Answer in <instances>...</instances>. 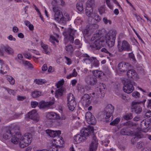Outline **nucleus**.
Here are the masks:
<instances>
[{"label":"nucleus","mask_w":151,"mask_h":151,"mask_svg":"<svg viewBox=\"0 0 151 151\" xmlns=\"http://www.w3.org/2000/svg\"><path fill=\"white\" fill-rule=\"evenodd\" d=\"M93 132L92 129L85 128L81 130V134H77L74 137V140L76 143H80L85 140L91 132Z\"/></svg>","instance_id":"obj_1"},{"label":"nucleus","mask_w":151,"mask_h":151,"mask_svg":"<svg viewBox=\"0 0 151 151\" xmlns=\"http://www.w3.org/2000/svg\"><path fill=\"white\" fill-rule=\"evenodd\" d=\"M116 32L115 30H110L105 36L106 42L109 47H113L114 45Z\"/></svg>","instance_id":"obj_2"},{"label":"nucleus","mask_w":151,"mask_h":151,"mask_svg":"<svg viewBox=\"0 0 151 151\" xmlns=\"http://www.w3.org/2000/svg\"><path fill=\"white\" fill-rule=\"evenodd\" d=\"M32 139V135L31 133H26L23 136L21 135V140L19 141V147L23 148L28 146L31 142Z\"/></svg>","instance_id":"obj_3"},{"label":"nucleus","mask_w":151,"mask_h":151,"mask_svg":"<svg viewBox=\"0 0 151 151\" xmlns=\"http://www.w3.org/2000/svg\"><path fill=\"white\" fill-rule=\"evenodd\" d=\"M76 32V30L73 29L68 28L63 32V34L65 37L64 40L65 44H67L69 41L70 42H73V35Z\"/></svg>","instance_id":"obj_4"},{"label":"nucleus","mask_w":151,"mask_h":151,"mask_svg":"<svg viewBox=\"0 0 151 151\" xmlns=\"http://www.w3.org/2000/svg\"><path fill=\"white\" fill-rule=\"evenodd\" d=\"M106 88V86L104 84H101L99 87L95 88L94 92L92 93V95H96V97L98 98L104 97L105 93Z\"/></svg>","instance_id":"obj_5"},{"label":"nucleus","mask_w":151,"mask_h":151,"mask_svg":"<svg viewBox=\"0 0 151 151\" xmlns=\"http://www.w3.org/2000/svg\"><path fill=\"white\" fill-rule=\"evenodd\" d=\"M136 85V83L133 81L127 80L123 87V90L127 93H131L134 89V86Z\"/></svg>","instance_id":"obj_6"},{"label":"nucleus","mask_w":151,"mask_h":151,"mask_svg":"<svg viewBox=\"0 0 151 151\" xmlns=\"http://www.w3.org/2000/svg\"><path fill=\"white\" fill-rule=\"evenodd\" d=\"M118 51L122 52L124 51H131L132 47L126 41L124 40L121 45L118 44L117 45Z\"/></svg>","instance_id":"obj_7"},{"label":"nucleus","mask_w":151,"mask_h":151,"mask_svg":"<svg viewBox=\"0 0 151 151\" xmlns=\"http://www.w3.org/2000/svg\"><path fill=\"white\" fill-rule=\"evenodd\" d=\"M52 10L55 13V19H68L70 18L67 14H65V16H63L62 12L55 7H53Z\"/></svg>","instance_id":"obj_8"},{"label":"nucleus","mask_w":151,"mask_h":151,"mask_svg":"<svg viewBox=\"0 0 151 151\" xmlns=\"http://www.w3.org/2000/svg\"><path fill=\"white\" fill-rule=\"evenodd\" d=\"M104 40L103 39L100 40H96L93 43L90 45L92 48L99 50L104 46Z\"/></svg>","instance_id":"obj_9"},{"label":"nucleus","mask_w":151,"mask_h":151,"mask_svg":"<svg viewBox=\"0 0 151 151\" xmlns=\"http://www.w3.org/2000/svg\"><path fill=\"white\" fill-rule=\"evenodd\" d=\"M144 103V102H133L132 103V109L134 110V112L137 114H139L142 111V108L140 104Z\"/></svg>","instance_id":"obj_10"},{"label":"nucleus","mask_w":151,"mask_h":151,"mask_svg":"<svg viewBox=\"0 0 151 151\" xmlns=\"http://www.w3.org/2000/svg\"><path fill=\"white\" fill-rule=\"evenodd\" d=\"M85 118L86 121L89 124L93 125L96 124V119L91 112L88 111L86 113Z\"/></svg>","instance_id":"obj_11"},{"label":"nucleus","mask_w":151,"mask_h":151,"mask_svg":"<svg viewBox=\"0 0 151 151\" xmlns=\"http://www.w3.org/2000/svg\"><path fill=\"white\" fill-rule=\"evenodd\" d=\"M85 81L87 84L93 86L95 85L97 82V78L93 75H88L85 78Z\"/></svg>","instance_id":"obj_12"},{"label":"nucleus","mask_w":151,"mask_h":151,"mask_svg":"<svg viewBox=\"0 0 151 151\" xmlns=\"http://www.w3.org/2000/svg\"><path fill=\"white\" fill-rule=\"evenodd\" d=\"M98 141L96 137H93L91 143L89 145V151H96L98 146Z\"/></svg>","instance_id":"obj_13"},{"label":"nucleus","mask_w":151,"mask_h":151,"mask_svg":"<svg viewBox=\"0 0 151 151\" xmlns=\"http://www.w3.org/2000/svg\"><path fill=\"white\" fill-rule=\"evenodd\" d=\"M27 115L29 119L37 122L39 121L40 119L36 109H33L29 112Z\"/></svg>","instance_id":"obj_14"},{"label":"nucleus","mask_w":151,"mask_h":151,"mask_svg":"<svg viewBox=\"0 0 151 151\" xmlns=\"http://www.w3.org/2000/svg\"><path fill=\"white\" fill-rule=\"evenodd\" d=\"M130 65L128 63L123 62L119 63L118 65L119 71L121 72H124L129 69Z\"/></svg>","instance_id":"obj_15"},{"label":"nucleus","mask_w":151,"mask_h":151,"mask_svg":"<svg viewBox=\"0 0 151 151\" xmlns=\"http://www.w3.org/2000/svg\"><path fill=\"white\" fill-rule=\"evenodd\" d=\"M90 100V96L86 94L84 95L82 97L81 101L83 106L87 107L91 103Z\"/></svg>","instance_id":"obj_16"},{"label":"nucleus","mask_w":151,"mask_h":151,"mask_svg":"<svg viewBox=\"0 0 151 151\" xmlns=\"http://www.w3.org/2000/svg\"><path fill=\"white\" fill-rule=\"evenodd\" d=\"M1 48L3 51L8 55H13L14 54V50L12 48L8 45L2 46Z\"/></svg>","instance_id":"obj_17"},{"label":"nucleus","mask_w":151,"mask_h":151,"mask_svg":"<svg viewBox=\"0 0 151 151\" xmlns=\"http://www.w3.org/2000/svg\"><path fill=\"white\" fill-rule=\"evenodd\" d=\"M46 132L51 137H54L57 136H58L61 134V131L60 130L53 131L48 129L46 131Z\"/></svg>","instance_id":"obj_18"},{"label":"nucleus","mask_w":151,"mask_h":151,"mask_svg":"<svg viewBox=\"0 0 151 151\" xmlns=\"http://www.w3.org/2000/svg\"><path fill=\"white\" fill-rule=\"evenodd\" d=\"M21 134H16L12 137V142L15 144H17L18 143L19 145V141L21 140Z\"/></svg>","instance_id":"obj_19"},{"label":"nucleus","mask_w":151,"mask_h":151,"mask_svg":"<svg viewBox=\"0 0 151 151\" xmlns=\"http://www.w3.org/2000/svg\"><path fill=\"white\" fill-rule=\"evenodd\" d=\"M102 33L101 31L100 30H97L95 32V33L91 37V40H100V39H103L101 37Z\"/></svg>","instance_id":"obj_20"},{"label":"nucleus","mask_w":151,"mask_h":151,"mask_svg":"<svg viewBox=\"0 0 151 151\" xmlns=\"http://www.w3.org/2000/svg\"><path fill=\"white\" fill-rule=\"evenodd\" d=\"M13 134V131H11L10 129H8L5 133L1 135V137L5 139H9L10 136Z\"/></svg>","instance_id":"obj_21"},{"label":"nucleus","mask_w":151,"mask_h":151,"mask_svg":"<svg viewBox=\"0 0 151 151\" xmlns=\"http://www.w3.org/2000/svg\"><path fill=\"white\" fill-rule=\"evenodd\" d=\"M94 27V25H87L86 29L83 31V33L85 34H87L89 33H92L94 31L95 29L93 28V27Z\"/></svg>","instance_id":"obj_22"},{"label":"nucleus","mask_w":151,"mask_h":151,"mask_svg":"<svg viewBox=\"0 0 151 151\" xmlns=\"http://www.w3.org/2000/svg\"><path fill=\"white\" fill-rule=\"evenodd\" d=\"M46 118L48 119H57L59 118V115L53 112L48 113L46 116Z\"/></svg>","instance_id":"obj_23"},{"label":"nucleus","mask_w":151,"mask_h":151,"mask_svg":"<svg viewBox=\"0 0 151 151\" xmlns=\"http://www.w3.org/2000/svg\"><path fill=\"white\" fill-rule=\"evenodd\" d=\"M112 113L111 112L104 111L105 119L107 122H109L112 120Z\"/></svg>","instance_id":"obj_24"},{"label":"nucleus","mask_w":151,"mask_h":151,"mask_svg":"<svg viewBox=\"0 0 151 151\" xmlns=\"http://www.w3.org/2000/svg\"><path fill=\"white\" fill-rule=\"evenodd\" d=\"M137 75L135 71L133 69L129 70L127 72V76L129 78H134L136 77Z\"/></svg>","instance_id":"obj_25"},{"label":"nucleus","mask_w":151,"mask_h":151,"mask_svg":"<svg viewBox=\"0 0 151 151\" xmlns=\"http://www.w3.org/2000/svg\"><path fill=\"white\" fill-rule=\"evenodd\" d=\"M83 57L85 58L83 59V62L86 64H90L92 61L93 60L90 56L87 54H83Z\"/></svg>","instance_id":"obj_26"},{"label":"nucleus","mask_w":151,"mask_h":151,"mask_svg":"<svg viewBox=\"0 0 151 151\" xmlns=\"http://www.w3.org/2000/svg\"><path fill=\"white\" fill-rule=\"evenodd\" d=\"M54 103L53 102L49 101L45 102L44 101H41L39 103L40 107L41 108H44L53 105Z\"/></svg>","instance_id":"obj_27"},{"label":"nucleus","mask_w":151,"mask_h":151,"mask_svg":"<svg viewBox=\"0 0 151 151\" xmlns=\"http://www.w3.org/2000/svg\"><path fill=\"white\" fill-rule=\"evenodd\" d=\"M68 107L70 110L73 111L74 109L76 106V101L68 102Z\"/></svg>","instance_id":"obj_28"},{"label":"nucleus","mask_w":151,"mask_h":151,"mask_svg":"<svg viewBox=\"0 0 151 151\" xmlns=\"http://www.w3.org/2000/svg\"><path fill=\"white\" fill-rule=\"evenodd\" d=\"M52 4L54 6L60 5L63 6L65 5V2L63 0H53Z\"/></svg>","instance_id":"obj_29"},{"label":"nucleus","mask_w":151,"mask_h":151,"mask_svg":"<svg viewBox=\"0 0 151 151\" xmlns=\"http://www.w3.org/2000/svg\"><path fill=\"white\" fill-rule=\"evenodd\" d=\"M114 109V107L111 104H108L105 108L104 112L113 113Z\"/></svg>","instance_id":"obj_30"},{"label":"nucleus","mask_w":151,"mask_h":151,"mask_svg":"<svg viewBox=\"0 0 151 151\" xmlns=\"http://www.w3.org/2000/svg\"><path fill=\"white\" fill-rule=\"evenodd\" d=\"M64 91V88H61L56 91L55 93V96L57 98L62 96Z\"/></svg>","instance_id":"obj_31"},{"label":"nucleus","mask_w":151,"mask_h":151,"mask_svg":"<svg viewBox=\"0 0 151 151\" xmlns=\"http://www.w3.org/2000/svg\"><path fill=\"white\" fill-rule=\"evenodd\" d=\"M65 50L68 54L72 53L74 51L73 48L71 45H68L65 46Z\"/></svg>","instance_id":"obj_32"},{"label":"nucleus","mask_w":151,"mask_h":151,"mask_svg":"<svg viewBox=\"0 0 151 151\" xmlns=\"http://www.w3.org/2000/svg\"><path fill=\"white\" fill-rule=\"evenodd\" d=\"M43 95V93L39 91H34L32 93V95L34 98H36Z\"/></svg>","instance_id":"obj_33"},{"label":"nucleus","mask_w":151,"mask_h":151,"mask_svg":"<svg viewBox=\"0 0 151 151\" xmlns=\"http://www.w3.org/2000/svg\"><path fill=\"white\" fill-rule=\"evenodd\" d=\"M94 0H88L86 2V7L93 8L94 6Z\"/></svg>","instance_id":"obj_34"},{"label":"nucleus","mask_w":151,"mask_h":151,"mask_svg":"<svg viewBox=\"0 0 151 151\" xmlns=\"http://www.w3.org/2000/svg\"><path fill=\"white\" fill-rule=\"evenodd\" d=\"M92 58L93 59L94 62L91 64V68L98 67L99 65V61L97 60L96 58L92 57Z\"/></svg>","instance_id":"obj_35"},{"label":"nucleus","mask_w":151,"mask_h":151,"mask_svg":"<svg viewBox=\"0 0 151 151\" xmlns=\"http://www.w3.org/2000/svg\"><path fill=\"white\" fill-rule=\"evenodd\" d=\"M77 9L80 12L82 11L83 10L82 3L81 1H79L76 4Z\"/></svg>","instance_id":"obj_36"},{"label":"nucleus","mask_w":151,"mask_h":151,"mask_svg":"<svg viewBox=\"0 0 151 151\" xmlns=\"http://www.w3.org/2000/svg\"><path fill=\"white\" fill-rule=\"evenodd\" d=\"M93 11L92 7H86V14L87 16L90 17L92 13V12Z\"/></svg>","instance_id":"obj_37"},{"label":"nucleus","mask_w":151,"mask_h":151,"mask_svg":"<svg viewBox=\"0 0 151 151\" xmlns=\"http://www.w3.org/2000/svg\"><path fill=\"white\" fill-rule=\"evenodd\" d=\"M75 101V98L73 95L71 93H69L67 96L68 102Z\"/></svg>","instance_id":"obj_38"},{"label":"nucleus","mask_w":151,"mask_h":151,"mask_svg":"<svg viewBox=\"0 0 151 151\" xmlns=\"http://www.w3.org/2000/svg\"><path fill=\"white\" fill-rule=\"evenodd\" d=\"M77 74L78 73L76 70L74 69H73V72L67 76V78L68 79H69L72 77H76L77 76Z\"/></svg>","instance_id":"obj_39"},{"label":"nucleus","mask_w":151,"mask_h":151,"mask_svg":"<svg viewBox=\"0 0 151 151\" xmlns=\"http://www.w3.org/2000/svg\"><path fill=\"white\" fill-rule=\"evenodd\" d=\"M6 80L8 81L10 84L12 85L14 84L15 80L12 77L7 76H6Z\"/></svg>","instance_id":"obj_40"},{"label":"nucleus","mask_w":151,"mask_h":151,"mask_svg":"<svg viewBox=\"0 0 151 151\" xmlns=\"http://www.w3.org/2000/svg\"><path fill=\"white\" fill-rule=\"evenodd\" d=\"M92 73L94 75L93 76L96 78L97 77H100L102 73L101 71L98 70H93V71Z\"/></svg>","instance_id":"obj_41"},{"label":"nucleus","mask_w":151,"mask_h":151,"mask_svg":"<svg viewBox=\"0 0 151 151\" xmlns=\"http://www.w3.org/2000/svg\"><path fill=\"white\" fill-rule=\"evenodd\" d=\"M1 69L0 70V72L2 74L6 73V71L8 69V67L7 65H5L3 67H1Z\"/></svg>","instance_id":"obj_42"},{"label":"nucleus","mask_w":151,"mask_h":151,"mask_svg":"<svg viewBox=\"0 0 151 151\" xmlns=\"http://www.w3.org/2000/svg\"><path fill=\"white\" fill-rule=\"evenodd\" d=\"M20 63L24 64L25 66H28L30 68H32V65L28 61L22 60V61L20 62Z\"/></svg>","instance_id":"obj_43"},{"label":"nucleus","mask_w":151,"mask_h":151,"mask_svg":"<svg viewBox=\"0 0 151 151\" xmlns=\"http://www.w3.org/2000/svg\"><path fill=\"white\" fill-rule=\"evenodd\" d=\"M51 148L50 147L48 148V151H58V148L55 145H51Z\"/></svg>","instance_id":"obj_44"},{"label":"nucleus","mask_w":151,"mask_h":151,"mask_svg":"<svg viewBox=\"0 0 151 151\" xmlns=\"http://www.w3.org/2000/svg\"><path fill=\"white\" fill-rule=\"evenodd\" d=\"M24 22L25 25L28 27L30 30H33L34 29V26L33 25L31 24L28 21H25Z\"/></svg>","instance_id":"obj_45"},{"label":"nucleus","mask_w":151,"mask_h":151,"mask_svg":"<svg viewBox=\"0 0 151 151\" xmlns=\"http://www.w3.org/2000/svg\"><path fill=\"white\" fill-rule=\"evenodd\" d=\"M34 81L38 85H42L45 83V81L43 79H36Z\"/></svg>","instance_id":"obj_46"},{"label":"nucleus","mask_w":151,"mask_h":151,"mask_svg":"<svg viewBox=\"0 0 151 151\" xmlns=\"http://www.w3.org/2000/svg\"><path fill=\"white\" fill-rule=\"evenodd\" d=\"M120 120V119L119 118H117L113 122L110 123V124L111 125H114L115 124H117Z\"/></svg>","instance_id":"obj_47"},{"label":"nucleus","mask_w":151,"mask_h":151,"mask_svg":"<svg viewBox=\"0 0 151 151\" xmlns=\"http://www.w3.org/2000/svg\"><path fill=\"white\" fill-rule=\"evenodd\" d=\"M19 127L17 126H14L12 127L11 130V131H13V134L16 133L17 131L19 130Z\"/></svg>","instance_id":"obj_48"},{"label":"nucleus","mask_w":151,"mask_h":151,"mask_svg":"<svg viewBox=\"0 0 151 151\" xmlns=\"http://www.w3.org/2000/svg\"><path fill=\"white\" fill-rule=\"evenodd\" d=\"M129 58L132 59V60L134 62V63H135L136 59L135 58L134 54H133L132 52L129 53Z\"/></svg>","instance_id":"obj_49"},{"label":"nucleus","mask_w":151,"mask_h":151,"mask_svg":"<svg viewBox=\"0 0 151 151\" xmlns=\"http://www.w3.org/2000/svg\"><path fill=\"white\" fill-rule=\"evenodd\" d=\"M64 81L63 80L58 81L56 84V86L57 88H60L61 86H62L64 83Z\"/></svg>","instance_id":"obj_50"},{"label":"nucleus","mask_w":151,"mask_h":151,"mask_svg":"<svg viewBox=\"0 0 151 151\" xmlns=\"http://www.w3.org/2000/svg\"><path fill=\"white\" fill-rule=\"evenodd\" d=\"M132 96L137 98L139 97L140 94L138 92L135 91L132 93Z\"/></svg>","instance_id":"obj_51"},{"label":"nucleus","mask_w":151,"mask_h":151,"mask_svg":"<svg viewBox=\"0 0 151 151\" xmlns=\"http://www.w3.org/2000/svg\"><path fill=\"white\" fill-rule=\"evenodd\" d=\"M56 38L54 36L50 35L49 39L50 41L54 45L55 44L54 41L56 40Z\"/></svg>","instance_id":"obj_52"},{"label":"nucleus","mask_w":151,"mask_h":151,"mask_svg":"<svg viewBox=\"0 0 151 151\" xmlns=\"http://www.w3.org/2000/svg\"><path fill=\"white\" fill-rule=\"evenodd\" d=\"M34 8L36 10L37 12V13L38 14V15H39V16H40V18H42V17L41 15V14L40 11H39V9H38V8H37V7L36 6L34 5Z\"/></svg>","instance_id":"obj_53"},{"label":"nucleus","mask_w":151,"mask_h":151,"mask_svg":"<svg viewBox=\"0 0 151 151\" xmlns=\"http://www.w3.org/2000/svg\"><path fill=\"white\" fill-rule=\"evenodd\" d=\"M144 145L143 143L141 142H139L137 143V147L138 149L141 148Z\"/></svg>","instance_id":"obj_54"},{"label":"nucleus","mask_w":151,"mask_h":151,"mask_svg":"<svg viewBox=\"0 0 151 151\" xmlns=\"http://www.w3.org/2000/svg\"><path fill=\"white\" fill-rule=\"evenodd\" d=\"M145 116L147 118H149L151 116V111L150 110L147 111L145 113Z\"/></svg>","instance_id":"obj_55"},{"label":"nucleus","mask_w":151,"mask_h":151,"mask_svg":"<svg viewBox=\"0 0 151 151\" xmlns=\"http://www.w3.org/2000/svg\"><path fill=\"white\" fill-rule=\"evenodd\" d=\"M105 11V8L103 6H101L99 9V11L100 14L104 13Z\"/></svg>","instance_id":"obj_56"},{"label":"nucleus","mask_w":151,"mask_h":151,"mask_svg":"<svg viewBox=\"0 0 151 151\" xmlns=\"http://www.w3.org/2000/svg\"><path fill=\"white\" fill-rule=\"evenodd\" d=\"M91 18L96 19L99 18V16L96 13H94L91 14V15L90 17Z\"/></svg>","instance_id":"obj_57"},{"label":"nucleus","mask_w":151,"mask_h":151,"mask_svg":"<svg viewBox=\"0 0 151 151\" xmlns=\"http://www.w3.org/2000/svg\"><path fill=\"white\" fill-rule=\"evenodd\" d=\"M108 6L110 9H112L113 8V6L110 3V0H105Z\"/></svg>","instance_id":"obj_58"},{"label":"nucleus","mask_w":151,"mask_h":151,"mask_svg":"<svg viewBox=\"0 0 151 151\" xmlns=\"http://www.w3.org/2000/svg\"><path fill=\"white\" fill-rule=\"evenodd\" d=\"M38 104V103L36 101H32L31 103L32 107L35 108Z\"/></svg>","instance_id":"obj_59"},{"label":"nucleus","mask_w":151,"mask_h":151,"mask_svg":"<svg viewBox=\"0 0 151 151\" xmlns=\"http://www.w3.org/2000/svg\"><path fill=\"white\" fill-rule=\"evenodd\" d=\"M7 91L8 93L10 94H12L13 95H14L15 93V91H14V90H13L8 89H7Z\"/></svg>","instance_id":"obj_60"},{"label":"nucleus","mask_w":151,"mask_h":151,"mask_svg":"<svg viewBox=\"0 0 151 151\" xmlns=\"http://www.w3.org/2000/svg\"><path fill=\"white\" fill-rule=\"evenodd\" d=\"M58 23L60 24H65L66 23L65 19H56Z\"/></svg>","instance_id":"obj_61"},{"label":"nucleus","mask_w":151,"mask_h":151,"mask_svg":"<svg viewBox=\"0 0 151 151\" xmlns=\"http://www.w3.org/2000/svg\"><path fill=\"white\" fill-rule=\"evenodd\" d=\"M120 133L122 135H125L126 134V129L125 128L122 129L120 131Z\"/></svg>","instance_id":"obj_62"},{"label":"nucleus","mask_w":151,"mask_h":151,"mask_svg":"<svg viewBox=\"0 0 151 151\" xmlns=\"http://www.w3.org/2000/svg\"><path fill=\"white\" fill-rule=\"evenodd\" d=\"M7 38L8 39L11 41L13 40L14 41L16 40L15 38L13 37V36L11 35H10L9 36H8L7 37Z\"/></svg>","instance_id":"obj_63"},{"label":"nucleus","mask_w":151,"mask_h":151,"mask_svg":"<svg viewBox=\"0 0 151 151\" xmlns=\"http://www.w3.org/2000/svg\"><path fill=\"white\" fill-rule=\"evenodd\" d=\"M18 100L19 101H22L26 99V97L23 96H18Z\"/></svg>","instance_id":"obj_64"}]
</instances>
